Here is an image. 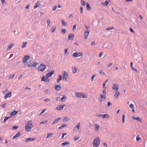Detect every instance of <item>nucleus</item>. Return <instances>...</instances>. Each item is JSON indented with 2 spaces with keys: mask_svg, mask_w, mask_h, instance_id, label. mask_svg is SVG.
I'll use <instances>...</instances> for the list:
<instances>
[{
  "mask_svg": "<svg viewBox=\"0 0 147 147\" xmlns=\"http://www.w3.org/2000/svg\"><path fill=\"white\" fill-rule=\"evenodd\" d=\"M100 140L98 137L94 138L93 141L92 146L94 147H98L100 144Z\"/></svg>",
  "mask_w": 147,
  "mask_h": 147,
  "instance_id": "obj_1",
  "label": "nucleus"
},
{
  "mask_svg": "<svg viewBox=\"0 0 147 147\" xmlns=\"http://www.w3.org/2000/svg\"><path fill=\"white\" fill-rule=\"evenodd\" d=\"M32 121H28L26 125L25 131H30L32 128Z\"/></svg>",
  "mask_w": 147,
  "mask_h": 147,
  "instance_id": "obj_2",
  "label": "nucleus"
},
{
  "mask_svg": "<svg viewBox=\"0 0 147 147\" xmlns=\"http://www.w3.org/2000/svg\"><path fill=\"white\" fill-rule=\"evenodd\" d=\"M75 96L79 98H86L87 97V95H86L82 92H76Z\"/></svg>",
  "mask_w": 147,
  "mask_h": 147,
  "instance_id": "obj_3",
  "label": "nucleus"
},
{
  "mask_svg": "<svg viewBox=\"0 0 147 147\" xmlns=\"http://www.w3.org/2000/svg\"><path fill=\"white\" fill-rule=\"evenodd\" d=\"M47 66L43 64H41L37 68V70L38 71H43L46 68Z\"/></svg>",
  "mask_w": 147,
  "mask_h": 147,
  "instance_id": "obj_4",
  "label": "nucleus"
},
{
  "mask_svg": "<svg viewBox=\"0 0 147 147\" xmlns=\"http://www.w3.org/2000/svg\"><path fill=\"white\" fill-rule=\"evenodd\" d=\"M62 78L63 80L67 81V77L69 76L67 73L65 71H63Z\"/></svg>",
  "mask_w": 147,
  "mask_h": 147,
  "instance_id": "obj_5",
  "label": "nucleus"
},
{
  "mask_svg": "<svg viewBox=\"0 0 147 147\" xmlns=\"http://www.w3.org/2000/svg\"><path fill=\"white\" fill-rule=\"evenodd\" d=\"M82 55H83V53H81V52L77 53L76 52L74 53L73 54L72 56L73 57H79L82 56Z\"/></svg>",
  "mask_w": 147,
  "mask_h": 147,
  "instance_id": "obj_6",
  "label": "nucleus"
},
{
  "mask_svg": "<svg viewBox=\"0 0 147 147\" xmlns=\"http://www.w3.org/2000/svg\"><path fill=\"white\" fill-rule=\"evenodd\" d=\"M30 57L28 55H26L24 56L23 58V62L24 63H25L26 61L28 59H29Z\"/></svg>",
  "mask_w": 147,
  "mask_h": 147,
  "instance_id": "obj_7",
  "label": "nucleus"
},
{
  "mask_svg": "<svg viewBox=\"0 0 147 147\" xmlns=\"http://www.w3.org/2000/svg\"><path fill=\"white\" fill-rule=\"evenodd\" d=\"M90 34V32L88 29H86L84 33V38L85 39H87L88 36Z\"/></svg>",
  "mask_w": 147,
  "mask_h": 147,
  "instance_id": "obj_8",
  "label": "nucleus"
},
{
  "mask_svg": "<svg viewBox=\"0 0 147 147\" xmlns=\"http://www.w3.org/2000/svg\"><path fill=\"white\" fill-rule=\"evenodd\" d=\"M50 81V80L48 78H47L44 76H42L41 78V81H44L45 82H49Z\"/></svg>",
  "mask_w": 147,
  "mask_h": 147,
  "instance_id": "obj_9",
  "label": "nucleus"
},
{
  "mask_svg": "<svg viewBox=\"0 0 147 147\" xmlns=\"http://www.w3.org/2000/svg\"><path fill=\"white\" fill-rule=\"evenodd\" d=\"M54 70H52L51 72L48 73L45 75L46 77L48 78L50 77L54 74Z\"/></svg>",
  "mask_w": 147,
  "mask_h": 147,
  "instance_id": "obj_10",
  "label": "nucleus"
},
{
  "mask_svg": "<svg viewBox=\"0 0 147 147\" xmlns=\"http://www.w3.org/2000/svg\"><path fill=\"white\" fill-rule=\"evenodd\" d=\"M65 106V105H59L57 106L56 109L58 110H61L63 109L64 107Z\"/></svg>",
  "mask_w": 147,
  "mask_h": 147,
  "instance_id": "obj_11",
  "label": "nucleus"
},
{
  "mask_svg": "<svg viewBox=\"0 0 147 147\" xmlns=\"http://www.w3.org/2000/svg\"><path fill=\"white\" fill-rule=\"evenodd\" d=\"M119 86L118 84H113V86L112 87V89L114 90H117L119 89Z\"/></svg>",
  "mask_w": 147,
  "mask_h": 147,
  "instance_id": "obj_12",
  "label": "nucleus"
},
{
  "mask_svg": "<svg viewBox=\"0 0 147 147\" xmlns=\"http://www.w3.org/2000/svg\"><path fill=\"white\" fill-rule=\"evenodd\" d=\"M97 116H98V117H100V116H102V118L103 119L106 118H109L110 117L109 115L107 114H100L99 115H98Z\"/></svg>",
  "mask_w": 147,
  "mask_h": 147,
  "instance_id": "obj_13",
  "label": "nucleus"
},
{
  "mask_svg": "<svg viewBox=\"0 0 147 147\" xmlns=\"http://www.w3.org/2000/svg\"><path fill=\"white\" fill-rule=\"evenodd\" d=\"M55 88L56 91H59L61 88L60 84L55 85Z\"/></svg>",
  "mask_w": 147,
  "mask_h": 147,
  "instance_id": "obj_14",
  "label": "nucleus"
},
{
  "mask_svg": "<svg viewBox=\"0 0 147 147\" xmlns=\"http://www.w3.org/2000/svg\"><path fill=\"white\" fill-rule=\"evenodd\" d=\"M11 92L10 91H8L4 96V98L5 99H6L7 98L10 97L11 96Z\"/></svg>",
  "mask_w": 147,
  "mask_h": 147,
  "instance_id": "obj_15",
  "label": "nucleus"
},
{
  "mask_svg": "<svg viewBox=\"0 0 147 147\" xmlns=\"http://www.w3.org/2000/svg\"><path fill=\"white\" fill-rule=\"evenodd\" d=\"M74 37V35L72 33H70L68 36V39L69 40H73Z\"/></svg>",
  "mask_w": 147,
  "mask_h": 147,
  "instance_id": "obj_16",
  "label": "nucleus"
},
{
  "mask_svg": "<svg viewBox=\"0 0 147 147\" xmlns=\"http://www.w3.org/2000/svg\"><path fill=\"white\" fill-rule=\"evenodd\" d=\"M61 118L60 117H58L57 119H55L54 121H53V122L52 123L51 125H53L55 123H57L59 121L61 120Z\"/></svg>",
  "mask_w": 147,
  "mask_h": 147,
  "instance_id": "obj_17",
  "label": "nucleus"
},
{
  "mask_svg": "<svg viewBox=\"0 0 147 147\" xmlns=\"http://www.w3.org/2000/svg\"><path fill=\"white\" fill-rule=\"evenodd\" d=\"M131 118L133 119L136 120L140 122H142L141 118L139 117H136L134 116H132Z\"/></svg>",
  "mask_w": 147,
  "mask_h": 147,
  "instance_id": "obj_18",
  "label": "nucleus"
},
{
  "mask_svg": "<svg viewBox=\"0 0 147 147\" xmlns=\"http://www.w3.org/2000/svg\"><path fill=\"white\" fill-rule=\"evenodd\" d=\"M20 131L18 132L17 134H16L12 138V139H14L19 137L20 135Z\"/></svg>",
  "mask_w": 147,
  "mask_h": 147,
  "instance_id": "obj_19",
  "label": "nucleus"
},
{
  "mask_svg": "<svg viewBox=\"0 0 147 147\" xmlns=\"http://www.w3.org/2000/svg\"><path fill=\"white\" fill-rule=\"evenodd\" d=\"M35 139L34 138H29L27 139L26 140H25V142L27 143L28 142L30 141H33L35 140Z\"/></svg>",
  "mask_w": 147,
  "mask_h": 147,
  "instance_id": "obj_20",
  "label": "nucleus"
},
{
  "mask_svg": "<svg viewBox=\"0 0 147 147\" xmlns=\"http://www.w3.org/2000/svg\"><path fill=\"white\" fill-rule=\"evenodd\" d=\"M37 65V63H34L33 64H30L27 65V67H36V65Z\"/></svg>",
  "mask_w": 147,
  "mask_h": 147,
  "instance_id": "obj_21",
  "label": "nucleus"
},
{
  "mask_svg": "<svg viewBox=\"0 0 147 147\" xmlns=\"http://www.w3.org/2000/svg\"><path fill=\"white\" fill-rule=\"evenodd\" d=\"M100 128L99 125L98 124H96L95 125V130L96 131H98Z\"/></svg>",
  "mask_w": 147,
  "mask_h": 147,
  "instance_id": "obj_22",
  "label": "nucleus"
},
{
  "mask_svg": "<svg viewBox=\"0 0 147 147\" xmlns=\"http://www.w3.org/2000/svg\"><path fill=\"white\" fill-rule=\"evenodd\" d=\"M80 122L78 123H77V124L76 125V126L74 127V128L73 129H74V130H75V129L76 128H77L78 130H79L80 129Z\"/></svg>",
  "mask_w": 147,
  "mask_h": 147,
  "instance_id": "obj_23",
  "label": "nucleus"
},
{
  "mask_svg": "<svg viewBox=\"0 0 147 147\" xmlns=\"http://www.w3.org/2000/svg\"><path fill=\"white\" fill-rule=\"evenodd\" d=\"M69 120V119L67 117L65 116L64 117L63 119V122H65Z\"/></svg>",
  "mask_w": 147,
  "mask_h": 147,
  "instance_id": "obj_24",
  "label": "nucleus"
},
{
  "mask_svg": "<svg viewBox=\"0 0 147 147\" xmlns=\"http://www.w3.org/2000/svg\"><path fill=\"white\" fill-rule=\"evenodd\" d=\"M86 8L88 10H90L91 9V8L89 4L88 3H86Z\"/></svg>",
  "mask_w": 147,
  "mask_h": 147,
  "instance_id": "obj_25",
  "label": "nucleus"
},
{
  "mask_svg": "<svg viewBox=\"0 0 147 147\" xmlns=\"http://www.w3.org/2000/svg\"><path fill=\"white\" fill-rule=\"evenodd\" d=\"M18 113V111H14L11 112L10 114V115L14 116L16 115Z\"/></svg>",
  "mask_w": 147,
  "mask_h": 147,
  "instance_id": "obj_26",
  "label": "nucleus"
},
{
  "mask_svg": "<svg viewBox=\"0 0 147 147\" xmlns=\"http://www.w3.org/2000/svg\"><path fill=\"white\" fill-rule=\"evenodd\" d=\"M120 94L119 92H118L117 90L116 91V92L114 95V96L116 97L117 98L118 96Z\"/></svg>",
  "mask_w": 147,
  "mask_h": 147,
  "instance_id": "obj_27",
  "label": "nucleus"
},
{
  "mask_svg": "<svg viewBox=\"0 0 147 147\" xmlns=\"http://www.w3.org/2000/svg\"><path fill=\"white\" fill-rule=\"evenodd\" d=\"M66 97L65 95H63V96L61 98L60 100H61V102H64L66 100Z\"/></svg>",
  "mask_w": 147,
  "mask_h": 147,
  "instance_id": "obj_28",
  "label": "nucleus"
},
{
  "mask_svg": "<svg viewBox=\"0 0 147 147\" xmlns=\"http://www.w3.org/2000/svg\"><path fill=\"white\" fill-rule=\"evenodd\" d=\"M67 126V124H64L62 125L61 126L59 127L58 128L59 129H62L63 128Z\"/></svg>",
  "mask_w": 147,
  "mask_h": 147,
  "instance_id": "obj_29",
  "label": "nucleus"
},
{
  "mask_svg": "<svg viewBox=\"0 0 147 147\" xmlns=\"http://www.w3.org/2000/svg\"><path fill=\"white\" fill-rule=\"evenodd\" d=\"M69 144V142H65L62 143L61 145L62 146H65L66 145H68Z\"/></svg>",
  "mask_w": 147,
  "mask_h": 147,
  "instance_id": "obj_30",
  "label": "nucleus"
},
{
  "mask_svg": "<svg viewBox=\"0 0 147 147\" xmlns=\"http://www.w3.org/2000/svg\"><path fill=\"white\" fill-rule=\"evenodd\" d=\"M14 44L11 43L7 47V50H9L14 46Z\"/></svg>",
  "mask_w": 147,
  "mask_h": 147,
  "instance_id": "obj_31",
  "label": "nucleus"
},
{
  "mask_svg": "<svg viewBox=\"0 0 147 147\" xmlns=\"http://www.w3.org/2000/svg\"><path fill=\"white\" fill-rule=\"evenodd\" d=\"M100 96L101 98L102 99H103L104 100L106 99V95H103L102 94H100Z\"/></svg>",
  "mask_w": 147,
  "mask_h": 147,
  "instance_id": "obj_32",
  "label": "nucleus"
},
{
  "mask_svg": "<svg viewBox=\"0 0 147 147\" xmlns=\"http://www.w3.org/2000/svg\"><path fill=\"white\" fill-rule=\"evenodd\" d=\"M62 76L60 75H59V78L57 80V81L58 82H59L60 80H62Z\"/></svg>",
  "mask_w": 147,
  "mask_h": 147,
  "instance_id": "obj_33",
  "label": "nucleus"
},
{
  "mask_svg": "<svg viewBox=\"0 0 147 147\" xmlns=\"http://www.w3.org/2000/svg\"><path fill=\"white\" fill-rule=\"evenodd\" d=\"M72 72L74 74H75L78 70L77 68L75 67H74V69L72 68Z\"/></svg>",
  "mask_w": 147,
  "mask_h": 147,
  "instance_id": "obj_34",
  "label": "nucleus"
},
{
  "mask_svg": "<svg viewBox=\"0 0 147 147\" xmlns=\"http://www.w3.org/2000/svg\"><path fill=\"white\" fill-rule=\"evenodd\" d=\"M56 28V27L55 26H54L52 27V30L51 31L53 33L54 32L55 30V29Z\"/></svg>",
  "mask_w": 147,
  "mask_h": 147,
  "instance_id": "obj_35",
  "label": "nucleus"
},
{
  "mask_svg": "<svg viewBox=\"0 0 147 147\" xmlns=\"http://www.w3.org/2000/svg\"><path fill=\"white\" fill-rule=\"evenodd\" d=\"M11 117H5V118L3 120V122H5L8 119H10L11 118Z\"/></svg>",
  "mask_w": 147,
  "mask_h": 147,
  "instance_id": "obj_36",
  "label": "nucleus"
},
{
  "mask_svg": "<svg viewBox=\"0 0 147 147\" xmlns=\"http://www.w3.org/2000/svg\"><path fill=\"white\" fill-rule=\"evenodd\" d=\"M61 21L62 22V25L63 26H65L66 25V24H67V23H66L63 20H61Z\"/></svg>",
  "mask_w": 147,
  "mask_h": 147,
  "instance_id": "obj_37",
  "label": "nucleus"
},
{
  "mask_svg": "<svg viewBox=\"0 0 147 147\" xmlns=\"http://www.w3.org/2000/svg\"><path fill=\"white\" fill-rule=\"evenodd\" d=\"M125 115L123 114L122 116V121L123 123H125Z\"/></svg>",
  "mask_w": 147,
  "mask_h": 147,
  "instance_id": "obj_38",
  "label": "nucleus"
},
{
  "mask_svg": "<svg viewBox=\"0 0 147 147\" xmlns=\"http://www.w3.org/2000/svg\"><path fill=\"white\" fill-rule=\"evenodd\" d=\"M47 122H48V120L44 121H42L41 122H40V123L39 124L40 125H41L42 124H46L47 123Z\"/></svg>",
  "mask_w": 147,
  "mask_h": 147,
  "instance_id": "obj_39",
  "label": "nucleus"
},
{
  "mask_svg": "<svg viewBox=\"0 0 147 147\" xmlns=\"http://www.w3.org/2000/svg\"><path fill=\"white\" fill-rule=\"evenodd\" d=\"M47 109H46L42 110L41 111L40 113L38 115H41L43 113L45 112V111Z\"/></svg>",
  "mask_w": 147,
  "mask_h": 147,
  "instance_id": "obj_40",
  "label": "nucleus"
},
{
  "mask_svg": "<svg viewBox=\"0 0 147 147\" xmlns=\"http://www.w3.org/2000/svg\"><path fill=\"white\" fill-rule=\"evenodd\" d=\"M110 2V1L106 0L105 1V5L106 6H107L108 4Z\"/></svg>",
  "mask_w": 147,
  "mask_h": 147,
  "instance_id": "obj_41",
  "label": "nucleus"
},
{
  "mask_svg": "<svg viewBox=\"0 0 147 147\" xmlns=\"http://www.w3.org/2000/svg\"><path fill=\"white\" fill-rule=\"evenodd\" d=\"M99 73L102 75H105V74L104 72L102 70H100L99 71Z\"/></svg>",
  "mask_w": 147,
  "mask_h": 147,
  "instance_id": "obj_42",
  "label": "nucleus"
},
{
  "mask_svg": "<svg viewBox=\"0 0 147 147\" xmlns=\"http://www.w3.org/2000/svg\"><path fill=\"white\" fill-rule=\"evenodd\" d=\"M50 100H51L50 99L48 98H46L44 100V101L46 102H49V101H50Z\"/></svg>",
  "mask_w": 147,
  "mask_h": 147,
  "instance_id": "obj_43",
  "label": "nucleus"
},
{
  "mask_svg": "<svg viewBox=\"0 0 147 147\" xmlns=\"http://www.w3.org/2000/svg\"><path fill=\"white\" fill-rule=\"evenodd\" d=\"M68 48H66L65 49V55H67L69 53L67 52Z\"/></svg>",
  "mask_w": 147,
  "mask_h": 147,
  "instance_id": "obj_44",
  "label": "nucleus"
},
{
  "mask_svg": "<svg viewBox=\"0 0 147 147\" xmlns=\"http://www.w3.org/2000/svg\"><path fill=\"white\" fill-rule=\"evenodd\" d=\"M81 4L83 6H85V2L83 0H81Z\"/></svg>",
  "mask_w": 147,
  "mask_h": 147,
  "instance_id": "obj_45",
  "label": "nucleus"
},
{
  "mask_svg": "<svg viewBox=\"0 0 147 147\" xmlns=\"http://www.w3.org/2000/svg\"><path fill=\"white\" fill-rule=\"evenodd\" d=\"M66 31V29L63 28L61 30V33L62 34H64L65 33Z\"/></svg>",
  "mask_w": 147,
  "mask_h": 147,
  "instance_id": "obj_46",
  "label": "nucleus"
},
{
  "mask_svg": "<svg viewBox=\"0 0 147 147\" xmlns=\"http://www.w3.org/2000/svg\"><path fill=\"white\" fill-rule=\"evenodd\" d=\"M26 44H27L26 42H24L22 45V48H24V47H25L26 45Z\"/></svg>",
  "mask_w": 147,
  "mask_h": 147,
  "instance_id": "obj_47",
  "label": "nucleus"
},
{
  "mask_svg": "<svg viewBox=\"0 0 147 147\" xmlns=\"http://www.w3.org/2000/svg\"><path fill=\"white\" fill-rule=\"evenodd\" d=\"M140 139V138L139 137L138 135H137L136 137V140L137 141H138Z\"/></svg>",
  "mask_w": 147,
  "mask_h": 147,
  "instance_id": "obj_48",
  "label": "nucleus"
},
{
  "mask_svg": "<svg viewBox=\"0 0 147 147\" xmlns=\"http://www.w3.org/2000/svg\"><path fill=\"white\" fill-rule=\"evenodd\" d=\"M79 138V137H77V136H74V140L75 141H76Z\"/></svg>",
  "mask_w": 147,
  "mask_h": 147,
  "instance_id": "obj_49",
  "label": "nucleus"
},
{
  "mask_svg": "<svg viewBox=\"0 0 147 147\" xmlns=\"http://www.w3.org/2000/svg\"><path fill=\"white\" fill-rule=\"evenodd\" d=\"M47 26H49L50 24V20L49 19H48L47 20Z\"/></svg>",
  "mask_w": 147,
  "mask_h": 147,
  "instance_id": "obj_50",
  "label": "nucleus"
},
{
  "mask_svg": "<svg viewBox=\"0 0 147 147\" xmlns=\"http://www.w3.org/2000/svg\"><path fill=\"white\" fill-rule=\"evenodd\" d=\"M114 29L113 27H109L106 29V30H110Z\"/></svg>",
  "mask_w": 147,
  "mask_h": 147,
  "instance_id": "obj_51",
  "label": "nucleus"
},
{
  "mask_svg": "<svg viewBox=\"0 0 147 147\" xmlns=\"http://www.w3.org/2000/svg\"><path fill=\"white\" fill-rule=\"evenodd\" d=\"M80 13H82L83 12V7L82 6L80 7Z\"/></svg>",
  "mask_w": 147,
  "mask_h": 147,
  "instance_id": "obj_52",
  "label": "nucleus"
},
{
  "mask_svg": "<svg viewBox=\"0 0 147 147\" xmlns=\"http://www.w3.org/2000/svg\"><path fill=\"white\" fill-rule=\"evenodd\" d=\"M67 134L66 133H63L62 134V136H61V139H63L64 138V136H65V135H67Z\"/></svg>",
  "mask_w": 147,
  "mask_h": 147,
  "instance_id": "obj_53",
  "label": "nucleus"
},
{
  "mask_svg": "<svg viewBox=\"0 0 147 147\" xmlns=\"http://www.w3.org/2000/svg\"><path fill=\"white\" fill-rule=\"evenodd\" d=\"M129 107L131 109H133L134 108V105L133 104H131L129 105Z\"/></svg>",
  "mask_w": 147,
  "mask_h": 147,
  "instance_id": "obj_54",
  "label": "nucleus"
},
{
  "mask_svg": "<svg viewBox=\"0 0 147 147\" xmlns=\"http://www.w3.org/2000/svg\"><path fill=\"white\" fill-rule=\"evenodd\" d=\"M76 25L75 24L73 26V31H74L76 30Z\"/></svg>",
  "mask_w": 147,
  "mask_h": 147,
  "instance_id": "obj_55",
  "label": "nucleus"
},
{
  "mask_svg": "<svg viewBox=\"0 0 147 147\" xmlns=\"http://www.w3.org/2000/svg\"><path fill=\"white\" fill-rule=\"evenodd\" d=\"M103 53V52H100L98 55V57H102V56Z\"/></svg>",
  "mask_w": 147,
  "mask_h": 147,
  "instance_id": "obj_56",
  "label": "nucleus"
},
{
  "mask_svg": "<svg viewBox=\"0 0 147 147\" xmlns=\"http://www.w3.org/2000/svg\"><path fill=\"white\" fill-rule=\"evenodd\" d=\"M96 76V75L94 74V75H92V76L91 79V80L92 81L94 79L95 77Z\"/></svg>",
  "mask_w": 147,
  "mask_h": 147,
  "instance_id": "obj_57",
  "label": "nucleus"
},
{
  "mask_svg": "<svg viewBox=\"0 0 147 147\" xmlns=\"http://www.w3.org/2000/svg\"><path fill=\"white\" fill-rule=\"evenodd\" d=\"M18 128V126H13V129H17Z\"/></svg>",
  "mask_w": 147,
  "mask_h": 147,
  "instance_id": "obj_58",
  "label": "nucleus"
},
{
  "mask_svg": "<svg viewBox=\"0 0 147 147\" xmlns=\"http://www.w3.org/2000/svg\"><path fill=\"white\" fill-rule=\"evenodd\" d=\"M107 104L108 107H109V106L111 105V103L110 102H107Z\"/></svg>",
  "mask_w": 147,
  "mask_h": 147,
  "instance_id": "obj_59",
  "label": "nucleus"
},
{
  "mask_svg": "<svg viewBox=\"0 0 147 147\" xmlns=\"http://www.w3.org/2000/svg\"><path fill=\"white\" fill-rule=\"evenodd\" d=\"M102 92L104 94L106 95V90L105 89H104L102 90Z\"/></svg>",
  "mask_w": 147,
  "mask_h": 147,
  "instance_id": "obj_60",
  "label": "nucleus"
},
{
  "mask_svg": "<svg viewBox=\"0 0 147 147\" xmlns=\"http://www.w3.org/2000/svg\"><path fill=\"white\" fill-rule=\"evenodd\" d=\"M53 133H49V134H48V135H47V136L46 137V138H48L49 136L53 135Z\"/></svg>",
  "mask_w": 147,
  "mask_h": 147,
  "instance_id": "obj_61",
  "label": "nucleus"
},
{
  "mask_svg": "<svg viewBox=\"0 0 147 147\" xmlns=\"http://www.w3.org/2000/svg\"><path fill=\"white\" fill-rule=\"evenodd\" d=\"M14 76H15L14 74H13V75L9 76V78L10 79H12L14 77Z\"/></svg>",
  "mask_w": 147,
  "mask_h": 147,
  "instance_id": "obj_62",
  "label": "nucleus"
},
{
  "mask_svg": "<svg viewBox=\"0 0 147 147\" xmlns=\"http://www.w3.org/2000/svg\"><path fill=\"white\" fill-rule=\"evenodd\" d=\"M129 30L131 32H132L133 33H134V31L131 28H129Z\"/></svg>",
  "mask_w": 147,
  "mask_h": 147,
  "instance_id": "obj_63",
  "label": "nucleus"
},
{
  "mask_svg": "<svg viewBox=\"0 0 147 147\" xmlns=\"http://www.w3.org/2000/svg\"><path fill=\"white\" fill-rule=\"evenodd\" d=\"M56 99L57 100L59 101L60 100V97L59 96H57L56 98Z\"/></svg>",
  "mask_w": 147,
  "mask_h": 147,
  "instance_id": "obj_64",
  "label": "nucleus"
}]
</instances>
